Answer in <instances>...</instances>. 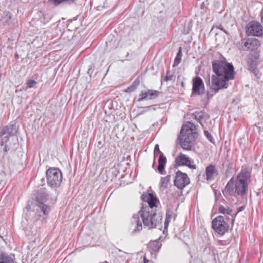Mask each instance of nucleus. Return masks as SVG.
Wrapping results in <instances>:
<instances>
[{"label":"nucleus","instance_id":"f257e3e1","mask_svg":"<svg viewBox=\"0 0 263 263\" xmlns=\"http://www.w3.org/2000/svg\"><path fill=\"white\" fill-rule=\"evenodd\" d=\"M141 198L143 202H147L148 205L144 206L142 204L139 212L133 215L131 223L135 228L133 233H136L142 230V224L140 217H141L144 226L149 229L155 228L161 224L162 216L157 214L155 211L153 210V208L157 206L159 201L156 196L153 193H144Z\"/></svg>","mask_w":263,"mask_h":263},{"label":"nucleus","instance_id":"f03ea898","mask_svg":"<svg viewBox=\"0 0 263 263\" xmlns=\"http://www.w3.org/2000/svg\"><path fill=\"white\" fill-rule=\"evenodd\" d=\"M212 64L215 74L212 76L211 88L217 93L219 90L229 87V82L235 79L236 72L232 64L227 61L215 60Z\"/></svg>","mask_w":263,"mask_h":263},{"label":"nucleus","instance_id":"7ed1b4c3","mask_svg":"<svg viewBox=\"0 0 263 263\" xmlns=\"http://www.w3.org/2000/svg\"><path fill=\"white\" fill-rule=\"evenodd\" d=\"M197 138L196 126L192 122L187 121L182 126L177 141L183 149L190 151L194 148Z\"/></svg>","mask_w":263,"mask_h":263},{"label":"nucleus","instance_id":"20e7f679","mask_svg":"<svg viewBox=\"0 0 263 263\" xmlns=\"http://www.w3.org/2000/svg\"><path fill=\"white\" fill-rule=\"evenodd\" d=\"M251 168L242 166L239 173L237 175L235 184V196H243L247 194L248 185L250 182Z\"/></svg>","mask_w":263,"mask_h":263},{"label":"nucleus","instance_id":"39448f33","mask_svg":"<svg viewBox=\"0 0 263 263\" xmlns=\"http://www.w3.org/2000/svg\"><path fill=\"white\" fill-rule=\"evenodd\" d=\"M48 185L52 188L60 186L62 181V174L58 168H48L46 173Z\"/></svg>","mask_w":263,"mask_h":263},{"label":"nucleus","instance_id":"423d86ee","mask_svg":"<svg viewBox=\"0 0 263 263\" xmlns=\"http://www.w3.org/2000/svg\"><path fill=\"white\" fill-rule=\"evenodd\" d=\"M48 194L45 192H37L35 197L36 205L38 208L36 211H41L45 216L48 215L51 210L50 206L45 204L48 200Z\"/></svg>","mask_w":263,"mask_h":263},{"label":"nucleus","instance_id":"0eeeda50","mask_svg":"<svg viewBox=\"0 0 263 263\" xmlns=\"http://www.w3.org/2000/svg\"><path fill=\"white\" fill-rule=\"evenodd\" d=\"M236 47L240 51H253L258 48L260 43L256 38L243 39L237 43Z\"/></svg>","mask_w":263,"mask_h":263},{"label":"nucleus","instance_id":"6e6552de","mask_svg":"<svg viewBox=\"0 0 263 263\" xmlns=\"http://www.w3.org/2000/svg\"><path fill=\"white\" fill-rule=\"evenodd\" d=\"M212 228L216 233L220 235H223L228 231L229 226L224 221L223 216L219 215L212 220Z\"/></svg>","mask_w":263,"mask_h":263},{"label":"nucleus","instance_id":"1a4fd4ad","mask_svg":"<svg viewBox=\"0 0 263 263\" xmlns=\"http://www.w3.org/2000/svg\"><path fill=\"white\" fill-rule=\"evenodd\" d=\"M246 28L248 35L261 36L263 35V27L258 22L251 21L247 25Z\"/></svg>","mask_w":263,"mask_h":263},{"label":"nucleus","instance_id":"9d476101","mask_svg":"<svg viewBox=\"0 0 263 263\" xmlns=\"http://www.w3.org/2000/svg\"><path fill=\"white\" fill-rule=\"evenodd\" d=\"M174 182V185L178 189L183 190L190 183V180L186 173L178 171L176 172V176Z\"/></svg>","mask_w":263,"mask_h":263},{"label":"nucleus","instance_id":"9b49d317","mask_svg":"<svg viewBox=\"0 0 263 263\" xmlns=\"http://www.w3.org/2000/svg\"><path fill=\"white\" fill-rule=\"evenodd\" d=\"M259 63L258 54H251L249 55L247 60V65L249 69L258 78L259 71L257 68V66Z\"/></svg>","mask_w":263,"mask_h":263},{"label":"nucleus","instance_id":"f8f14e48","mask_svg":"<svg viewBox=\"0 0 263 263\" xmlns=\"http://www.w3.org/2000/svg\"><path fill=\"white\" fill-rule=\"evenodd\" d=\"M192 95H201L204 90V85L202 79L199 77H196L192 79Z\"/></svg>","mask_w":263,"mask_h":263},{"label":"nucleus","instance_id":"ddd939ff","mask_svg":"<svg viewBox=\"0 0 263 263\" xmlns=\"http://www.w3.org/2000/svg\"><path fill=\"white\" fill-rule=\"evenodd\" d=\"M175 163L178 166H187L193 170L196 168V165L192 164L194 163L193 161L181 153L176 157Z\"/></svg>","mask_w":263,"mask_h":263},{"label":"nucleus","instance_id":"4468645a","mask_svg":"<svg viewBox=\"0 0 263 263\" xmlns=\"http://www.w3.org/2000/svg\"><path fill=\"white\" fill-rule=\"evenodd\" d=\"M157 154H159L158 166V172L161 174H165L164 168L166 163V158L164 156L163 153L160 151L159 145L158 144H156L154 148L155 158L156 157Z\"/></svg>","mask_w":263,"mask_h":263},{"label":"nucleus","instance_id":"2eb2a0df","mask_svg":"<svg viewBox=\"0 0 263 263\" xmlns=\"http://www.w3.org/2000/svg\"><path fill=\"white\" fill-rule=\"evenodd\" d=\"M160 92L154 89H147L146 91H142L139 95L138 102L143 100H153L157 98Z\"/></svg>","mask_w":263,"mask_h":263},{"label":"nucleus","instance_id":"dca6fc26","mask_svg":"<svg viewBox=\"0 0 263 263\" xmlns=\"http://www.w3.org/2000/svg\"><path fill=\"white\" fill-rule=\"evenodd\" d=\"M192 116H193L194 119L200 123L202 128L204 129L205 127L204 124L206 122V121L209 119V116L203 110H201L195 111L193 114Z\"/></svg>","mask_w":263,"mask_h":263},{"label":"nucleus","instance_id":"f3484780","mask_svg":"<svg viewBox=\"0 0 263 263\" xmlns=\"http://www.w3.org/2000/svg\"><path fill=\"white\" fill-rule=\"evenodd\" d=\"M234 179L232 178L226 184L224 190L222 191L223 196L226 198L232 195L235 196V186L234 187Z\"/></svg>","mask_w":263,"mask_h":263},{"label":"nucleus","instance_id":"a211bd4d","mask_svg":"<svg viewBox=\"0 0 263 263\" xmlns=\"http://www.w3.org/2000/svg\"><path fill=\"white\" fill-rule=\"evenodd\" d=\"M218 175V171L214 164H210L205 168L206 180L211 181L214 179L215 176Z\"/></svg>","mask_w":263,"mask_h":263},{"label":"nucleus","instance_id":"6ab92c4d","mask_svg":"<svg viewBox=\"0 0 263 263\" xmlns=\"http://www.w3.org/2000/svg\"><path fill=\"white\" fill-rule=\"evenodd\" d=\"M177 214L175 213L172 210L168 209L166 212V217L164 221V229H166L168 227V224L171 221V219L173 217L174 220H175Z\"/></svg>","mask_w":263,"mask_h":263},{"label":"nucleus","instance_id":"aec40b11","mask_svg":"<svg viewBox=\"0 0 263 263\" xmlns=\"http://www.w3.org/2000/svg\"><path fill=\"white\" fill-rule=\"evenodd\" d=\"M0 263H14V259L9 255L2 253L0 255Z\"/></svg>","mask_w":263,"mask_h":263},{"label":"nucleus","instance_id":"412c9836","mask_svg":"<svg viewBox=\"0 0 263 263\" xmlns=\"http://www.w3.org/2000/svg\"><path fill=\"white\" fill-rule=\"evenodd\" d=\"M140 83V80L139 78H137L135 81L133 82L132 84L128 87L125 90V92L128 93H131L137 89Z\"/></svg>","mask_w":263,"mask_h":263},{"label":"nucleus","instance_id":"4be33fe9","mask_svg":"<svg viewBox=\"0 0 263 263\" xmlns=\"http://www.w3.org/2000/svg\"><path fill=\"white\" fill-rule=\"evenodd\" d=\"M161 246V244L159 240L151 241L148 244V247L155 252L158 251Z\"/></svg>","mask_w":263,"mask_h":263},{"label":"nucleus","instance_id":"5701e85b","mask_svg":"<svg viewBox=\"0 0 263 263\" xmlns=\"http://www.w3.org/2000/svg\"><path fill=\"white\" fill-rule=\"evenodd\" d=\"M232 210L230 209L229 208H225L222 205H220L218 208V213L223 214L224 215H230L232 218V215H234L232 214Z\"/></svg>","mask_w":263,"mask_h":263},{"label":"nucleus","instance_id":"b1692460","mask_svg":"<svg viewBox=\"0 0 263 263\" xmlns=\"http://www.w3.org/2000/svg\"><path fill=\"white\" fill-rule=\"evenodd\" d=\"M182 55V48L180 47L179 48V50L177 53V55L175 58L174 64L173 65V67L177 66L181 62Z\"/></svg>","mask_w":263,"mask_h":263},{"label":"nucleus","instance_id":"393cba45","mask_svg":"<svg viewBox=\"0 0 263 263\" xmlns=\"http://www.w3.org/2000/svg\"><path fill=\"white\" fill-rule=\"evenodd\" d=\"M170 175H167L165 177H161V181L160 183V186L163 189H166L167 187L168 183L170 181Z\"/></svg>","mask_w":263,"mask_h":263},{"label":"nucleus","instance_id":"a878e982","mask_svg":"<svg viewBox=\"0 0 263 263\" xmlns=\"http://www.w3.org/2000/svg\"><path fill=\"white\" fill-rule=\"evenodd\" d=\"M41 15H40V19L43 24H45L49 22L51 19V16L48 14H45L42 12H40Z\"/></svg>","mask_w":263,"mask_h":263},{"label":"nucleus","instance_id":"bb28decb","mask_svg":"<svg viewBox=\"0 0 263 263\" xmlns=\"http://www.w3.org/2000/svg\"><path fill=\"white\" fill-rule=\"evenodd\" d=\"M175 75L174 72L171 73L169 70H167L166 76L164 77L163 80L164 81L167 82L170 81H175Z\"/></svg>","mask_w":263,"mask_h":263},{"label":"nucleus","instance_id":"cd10ccee","mask_svg":"<svg viewBox=\"0 0 263 263\" xmlns=\"http://www.w3.org/2000/svg\"><path fill=\"white\" fill-rule=\"evenodd\" d=\"M6 127L8 132V136H7L5 138H7L6 141H7L10 136L14 135V133L13 132V125H6Z\"/></svg>","mask_w":263,"mask_h":263},{"label":"nucleus","instance_id":"c85d7f7f","mask_svg":"<svg viewBox=\"0 0 263 263\" xmlns=\"http://www.w3.org/2000/svg\"><path fill=\"white\" fill-rule=\"evenodd\" d=\"M36 84V82L33 80H28L27 81V85L28 88L35 87Z\"/></svg>","mask_w":263,"mask_h":263},{"label":"nucleus","instance_id":"c756f323","mask_svg":"<svg viewBox=\"0 0 263 263\" xmlns=\"http://www.w3.org/2000/svg\"><path fill=\"white\" fill-rule=\"evenodd\" d=\"M204 134L206 138L212 143H214L215 141L211 134L207 130H204Z\"/></svg>","mask_w":263,"mask_h":263},{"label":"nucleus","instance_id":"7c9ffc66","mask_svg":"<svg viewBox=\"0 0 263 263\" xmlns=\"http://www.w3.org/2000/svg\"><path fill=\"white\" fill-rule=\"evenodd\" d=\"M245 206H240L239 208H238L237 209V212L234 214V215H232V218H231L232 219V223L233 224L234 222V220H235V218L236 217V216H237V214L243 211L244 209H245Z\"/></svg>","mask_w":263,"mask_h":263},{"label":"nucleus","instance_id":"2f4dec72","mask_svg":"<svg viewBox=\"0 0 263 263\" xmlns=\"http://www.w3.org/2000/svg\"><path fill=\"white\" fill-rule=\"evenodd\" d=\"M3 15H5V18H6L5 22H8L11 19V14L8 12H4Z\"/></svg>","mask_w":263,"mask_h":263},{"label":"nucleus","instance_id":"473e14b6","mask_svg":"<svg viewBox=\"0 0 263 263\" xmlns=\"http://www.w3.org/2000/svg\"><path fill=\"white\" fill-rule=\"evenodd\" d=\"M6 134L8 135V132L7 130L6 127V126H5L2 128V129L0 132V138H2L3 136H4Z\"/></svg>","mask_w":263,"mask_h":263},{"label":"nucleus","instance_id":"72a5a7b5","mask_svg":"<svg viewBox=\"0 0 263 263\" xmlns=\"http://www.w3.org/2000/svg\"><path fill=\"white\" fill-rule=\"evenodd\" d=\"M233 168V163L230 162L228 165L227 170L226 171V172H229L230 170H231Z\"/></svg>","mask_w":263,"mask_h":263},{"label":"nucleus","instance_id":"f704fd0d","mask_svg":"<svg viewBox=\"0 0 263 263\" xmlns=\"http://www.w3.org/2000/svg\"><path fill=\"white\" fill-rule=\"evenodd\" d=\"M143 263H154L152 260H149L146 258V256L144 255L143 256Z\"/></svg>","mask_w":263,"mask_h":263},{"label":"nucleus","instance_id":"c9c22d12","mask_svg":"<svg viewBox=\"0 0 263 263\" xmlns=\"http://www.w3.org/2000/svg\"><path fill=\"white\" fill-rule=\"evenodd\" d=\"M217 28L220 29L221 31H223L227 35L229 34V32L226 30H225L221 25L217 27Z\"/></svg>","mask_w":263,"mask_h":263},{"label":"nucleus","instance_id":"e433bc0d","mask_svg":"<svg viewBox=\"0 0 263 263\" xmlns=\"http://www.w3.org/2000/svg\"><path fill=\"white\" fill-rule=\"evenodd\" d=\"M213 95L211 94L209 91L206 92V96L208 100H209L213 97Z\"/></svg>","mask_w":263,"mask_h":263},{"label":"nucleus","instance_id":"4c0bfd02","mask_svg":"<svg viewBox=\"0 0 263 263\" xmlns=\"http://www.w3.org/2000/svg\"><path fill=\"white\" fill-rule=\"evenodd\" d=\"M261 22L263 24V9L261 10L260 12Z\"/></svg>","mask_w":263,"mask_h":263},{"label":"nucleus","instance_id":"58836bf2","mask_svg":"<svg viewBox=\"0 0 263 263\" xmlns=\"http://www.w3.org/2000/svg\"><path fill=\"white\" fill-rule=\"evenodd\" d=\"M8 148H7V145H6V146L4 147V151L5 152H6H6H8Z\"/></svg>","mask_w":263,"mask_h":263},{"label":"nucleus","instance_id":"ea45409f","mask_svg":"<svg viewBox=\"0 0 263 263\" xmlns=\"http://www.w3.org/2000/svg\"><path fill=\"white\" fill-rule=\"evenodd\" d=\"M4 144V139H2V141L1 142V146H3Z\"/></svg>","mask_w":263,"mask_h":263},{"label":"nucleus","instance_id":"a19ab883","mask_svg":"<svg viewBox=\"0 0 263 263\" xmlns=\"http://www.w3.org/2000/svg\"><path fill=\"white\" fill-rule=\"evenodd\" d=\"M184 83H183V82H181V86H182V87H184Z\"/></svg>","mask_w":263,"mask_h":263},{"label":"nucleus","instance_id":"79ce46f5","mask_svg":"<svg viewBox=\"0 0 263 263\" xmlns=\"http://www.w3.org/2000/svg\"><path fill=\"white\" fill-rule=\"evenodd\" d=\"M155 163V160H154V163H153V167H154Z\"/></svg>","mask_w":263,"mask_h":263},{"label":"nucleus","instance_id":"37998d69","mask_svg":"<svg viewBox=\"0 0 263 263\" xmlns=\"http://www.w3.org/2000/svg\"><path fill=\"white\" fill-rule=\"evenodd\" d=\"M215 195H216V197H217V196H218V194H217L216 193H215Z\"/></svg>","mask_w":263,"mask_h":263},{"label":"nucleus","instance_id":"c03bdc74","mask_svg":"<svg viewBox=\"0 0 263 263\" xmlns=\"http://www.w3.org/2000/svg\"><path fill=\"white\" fill-rule=\"evenodd\" d=\"M215 195H216V197H217V196H218V194H217L216 193H215Z\"/></svg>","mask_w":263,"mask_h":263},{"label":"nucleus","instance_id":"a18cd8bd","mask_svg":"<svg viewBox=\"0 0 263 263\" xmlns=\"http://www.w3.org/2000/svg\"><path fill=\"white\" fill-rule=\"evenodd\" d=\"M262 263H263V262H262Z\"/></svg>","mask_w":263,"mask_h":263}]
</instances>
